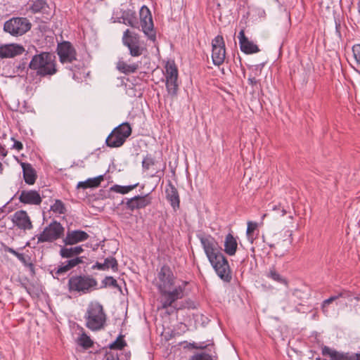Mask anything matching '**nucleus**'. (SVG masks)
Wrapping results in <instances>:
<instances>
[{
  "instance_id": "52",
  "label": "nucleus",
  "mask_w": 360,
  "mask_h": 360,
  "mask_svg": "<svg viewBox=\"0 0 360 360\" xmlns=\"http://www.w3.org/2000/svg\"><path fill=\"white\" fill-rule=\"evenodd\" d=\"M2 171H3V165H2V164L0 162V173H2Z\"/></svg>"
},
{
  "instance_id": "9",
  "label": "nucleus",
  "mask_w": 360,
  "mask_h": 360,
  "mask_svg": "<svg viewBox=\"0 0 360 360\" xmlns=\"http://www.w3.org/2000/svg\"><path fill=\"white\" fill-rule=\"evenodd\" d=\"M122 41L123 44L128 48L129 54L132 57L141 56L146 49L141 44L139 35L129 29L124 32Z\"/></svg>"
},
{
  "instance_id": "23",
  "label": "nucleus",
  "mask_w": 360,
  "mask_h": 360,
  "mask_svg": "<svg viewBox=\"0 0 360 360\" xmlns=\"http://www.w3.org/2000/svg\"><path fill=\"white\" fill-rule=\"evenodd\" d=\"M237 248L238 243L236 238L231 233L227 234L224 240L225 252L230 256H233L236 254Z\"/></svg>"
},
{
  "instance_id": "53",
  "label": "nucleus",
  "mask_w": 360,
  "mask_h": 360,
  "mask_svg": "<svg viewBox=\"0 0 360 360\" xmlns=\"http://www.w3.org/2000/svg\"><path fill=\"white\" fill-rule=\"evenodd\" d=\"M357 360H360V355L357 357Z\"/></svg>"
},
{
  "instance_id": "27",
  "label": "nucleus",
  "mask_w": 360,
  "mask_h": 360,
  "mask_svg": "<svg viewBox=\"0 0 360 360\" xmlns=\"http://www.w3.org/2000/svg\"><path fill=\"white\" fill-rule=\"evenodd\" d=\"M344 295H345L344 292H340L338 294L333 295V296L330 297L329 298L323 300L321 304V309H322L323 313L326 316H328V314L329 313V309H328L329 305L331 303H333L334 301H336L337 300H338L340 297H343Z\"/></svg>"
},
{
  "instance_id": "31",
  "label": "nucleus",
  "mask_w": 360,
  "mask_h": 360,
  "mask_svg": "<svg viewBox=\"0 0 360 360\" xmlns=\"http://www.w3.org/2000/svg\"><path fill=\"white\" fill-rule=\"evenodd\" d=\"M46 3L44 0H36L30 7L33 13H39L44 11L46 8Z\"/></svg>"
},
{
  "instance_id": "42",
  "label": "nucleus",
  "mask_w": 360,
  "mask_h": 360,
  "mask_svg": "<svg viewBox=\"0 0 360 360\" xmlns=\"http://www.w3.org/2000/svg\"><path fill=\"white\" fill-rule=\"evenodd\" d=\"M124 23L127 25H129L134 28H139V22L136 20L133 19H126L124 21Z\"/></svg>"
},
{
  "instance_id": "13",
  "label": "nucleus",
  "mask_w": 360,
  "mask_h": 360,
  "mask_svg": "<svg viewBox=\"0 0 360 360\" xmlns=\"http://www.w3.org/2000/svg\"><path fill=\"white\" fill-rule=\"evenodd\" d=\"M212 59L214 65L219 66L225 59V43L222 36L217 35L212 41Z\"/></svg>"
},
{
  "instance_id": "4",
  "label": "nucleus",
  "mask_w": 360,
  "mask_h": 360,
  "mask_svg": "<svg viewBox=\"0 0 360 360\" xmlns=\"http://www.w3.org/2000/svg\"><path fill=\"white\" fill-rule=\"evenodd\" d=\"M84 252V249L81 245L75 247H68L65 245L60 249V256L64 259H68L56 269V275H60L68 272L77 265L83 263V257L79 255Z\"/></svg>"
},
{
  "instance_id": "48",
  "label": "nucleus",
  "mask_w": 360,
  "mask_h": 360,
  "mask_svg": "<svg viewBox=\"0 0 360 360\" xmlns=\"http://www.w3.org/2000/svg\"><path fill=\"white\" fill-rule=\"evenodd\" d=\"M4 251L10 252V253L13 254V255H15V254L17 253V251H15L14 249L9 248L8 246L4 247Z\"/></svg>"
},
{
  "instance_id": "35",
  "label": "nucleus",
  "mask_w": 360,
  "mask_h": 360,
  "mask_svg": "<svg viewBox=\"0 0 360 360\" xmlns=\"http://www.w3.org/2000/svg\"><path fill=\"white\" fill-rule=\"evenodd\" d=\"M155 165V161L151 155H146L142 161V167L145 169H149L150 167Z\"/></svg>"
},
{
  "instance_id": "44",
  "label": "nucleus",
  "mask_w": 360,
  "mask_h": 360,
  "mask_svg": "<svg viewBox=\"0 0 360 360\" xmlns=\"http://www.w3.org/2000/svg\"><path fill=\"white\" fill-rule=\"evenodd\" d=\"M238 39H239V44H243L244 41L248 40V39L245 35V31L244 30H241L238 34Z\"/></svg>"
},
{
  "instance_id": "5",
  "label": "nucleus",
  "mask_w": 360,
  "mask_h": 360,
  "mask_svg": "<svg viewBox=\"0 0 360 360\" xmlns=\"http://www.w3.org/2000/svg\"><path fill=\"white\" fill-rule=\"evenodd\" d=\"M86 326L92 331L103 329L106 322L103 307L98 302H91L84 315Z\"/></svg>"
},
{
  "instance_id": "16",
  "label": "nucleus",
  "mask_w": 360,
  "mask_h": 360,
  "mask_svg": "<svg viewBox=\"0 0 360 360\" xmlns=\"http://www.w3.org/2000/svg\"><path fill=\"white\" fill-rule=\"evenodd\" d=\"M24 51V47L18 44H8L1 45L0 46V58H14L17 56L22 54Z\"/></svg>"
},
{
  "instance_id": "26",
  "label": "nucleus",
  "mask_w": 360,
  "mask_h": 360,
  "mask_svg": "<svg viewBox=\"0 0 360 360\" xmlns=\"http://www.w3.org/2000/svg\"><path fill=\"white\" fill-rule=\"evenodd\" d=\"M116 68L120 72L129 75L135 72L139 68V65L137 63L129 65L124 60H120L117 63Z\"/></svg>"
},
{
  "instance_id": "41",
  "label": "nucleus",
  "mask_w": 360,
  "mask_h": 360,
  "mask_svg": "<svg viewBox=\"0 0 360 360\" xmlns=\"http://www.w3.org/2000/svg\"><path fill=\"white\" fill-rule=\"evenodd\" d=\"M337 352L331 349L328 347L324 346L322 347V354L324 356H329L332 360L333 359L335 355H336Z\"/></svg>"
},
{
  "instance_id": "39",
  "label": "nucleus",
  "mask_w": 360,
  "mask_h": 360,
  "mask_svg": "<svg viewBox=\"0 0 360 360\" xmlns=\"http://www.w3.org/2000/svg\"><path fill=\"white\" fill-rule=\"evenodd\" d=\"M105 286H110L113 288H117V281L112 278V276H107L103 281Z\"/></svg>"
},
{
  "instance_id": "1",
  "label": "nucleus",
  "mask_w": 360,
  "mask_h": 360,
  "mask_svg": "<svg viewBox=\"0 0 360 360\" xmlns=\"http://www.w3.org/2000/svg\"><path fill=\"white\" fill-rule=\"evenodd\" d=\"M160 292L158 309H167L168 314L181 309L178 307L176 301L184 297L186 282L176 283V278L168 266H163L158 273L155 283Z\"/></svg>"
},
{
  "instance_id": "7",
  "label": "nucleus",
  "mask_w": 360,
  "mask_h": 360,
  "mask_svg": "<svg viewBox=\"0 0 360 360\" xmlns=\"http://www.w3.org/2000/svg\"><path fill=\"white\" fill-rule=\"evenodd\" d=\"M131 128L128 122H124L115 127L105 140L106 145L110 148L122 146L126 139L131 135Z\"/></svg>"
},
{
  "instance_id": "46",
  "label": "nucleus",
  "mask_w": 360,
  "mask_h": 360,
  "mask_svg": "<svg viewBox=\"0 0 360 360\" xmlns=\"http://www.w3.org/2000/svg\"><path fill=\"white\" fill-rule=\"evenodd\" d=\"M248 82L250 85L254 86L257 84L258 80L255 77H250L248 78Z\"/></svg>"
},
{
  "instance_id": "30",
  "label": "nucleus",
  "mask_w": 360,
  "mask_h": 360,
  "mask_svg": "<svg viewBox=\"0 0 360 360\" xmlns=\"http://www.w3.org/2000/svg\"><path fill=\"white\" fill-rule=\"evenodd\" d=\"M78 344L84 348H90L93 345V341L86 333H82L77 340Z\"/></svg>"
},
{
  "instance_id": "24",
  "label": "nucleus",
  "mask_w": 360,
  "mask_h": 360,
  "mask_svg": "<svg viewBox=\"0 0 360 360\" xmlns=\"http://www.w3.org/2000/svg\"><path fill=\"white\" fill-rule=\"evenodd\" d=\"M93 269H97L99 270H108L112 269L113 271L117 270V262L115 257H109L105 259L103 263L96 262L93 266Z\"/></svg>"
},
{
  "instance_id": "43",
  "label": "nucleus",
  "mask_w": 360,
  "mask_h": 360,
  "mask_svg": "<svg viewBox=\"0 0 360 360\" xmlns=\"http://www.w3.org/2000/svg\"><path fill=\"white\" fill-rule=\"evenodd\" d=\"M102 360H118L117 354L112 352H106Z\"/></svg>"
},
{
  "instance_id": "18",
  "label": "nucleus",
  "mask_w": 360,
  "mask_h": 360,
  "mask_svg": "<svg viewBox=\"0 0 360 360\" xmlns=\"http://www.w3.org/2000/svg\"><path fill=\"white\" fill-rule=\"evenodd\" d=\"M287 211L285 210V207L281 205V203L269 204L267 212L262 216V221L260 222V225L263 224V220L265 217H269L271 220H278L281 217L285 215Z\"/></svg>"
},
{
  "instance_id": "32",
  "label": "nucleus",
  "mask_w": 360,
  "mask_h": 360,
  "mask_svg": "<svg viewBox=\"0 0 360 360\" xmlns=\"http://www.w3.org/2000/svg\"><path fill=\"white\" fill-rule=\"evenodd\" d=\"M267 277L278 283L287 284V281L274 268L269 269Z\"/></svg>"
},
{
  "instance_id": "20",
  "label": "nucleus",
  "mask_w": 360,
  "mask_h": 360,
  "mask_svg": "<svg viewBox=\"0 0 360 360\" xmlns=\"http://www.w3.org/2000/svg\"><path fill=\"white\" fill-rule=\"evenodd\" d=\"M22 169L23 179L25 182L28 185H33L37 178L35 169L30 163L20 162Z\"/></svg>"
},
{
  "instance_id": "38",
  "label": "nucleus",
  "mask_w": 360,
  "mask_h": 360,
  "mask_svg": "<svg viewBox=\"0 0 360 360\" xmlns=\"http://www.w3.org/2000/svg\"><path fill=\"white\" fill-rule=\"evenodd\" d=\"M352 52L356 64L360 66V44H355L352 47Z\"/></svg>"
},
{
  "instance_id": "29",
  "label": "nucleus",
  "mask_w": 360,
  "mask_h": 360,
  "mask_svg": "<svg viewBox=\"0 0 360 360\" xmlns=\"http://www.w3.org/2000/svg\"><path fill=\"white\" fill-rule=\"evenodd\" d=\"M138 183L134 185L129 186H120V185H114L110 188V190L121 194H126L134 189L137 187Z\"/></svg>"
},
{
  "instance_id": "12",
  "label": "nucleus",
  "mask_w": 360,
  "mask_h": 360,
  "mask_svg": "<svg viewBox=\"0 0 360 360\" xmlns=\"http://www.w3.org/2000/svg\"><path fill=\"white\" fill-rule=\"evenodd\" d=\"M57 54L63 64L72 63L77 60L76 50L69 41H63L58 44Z\"/></svg>"
},
{
  "instance_id": "19",
  "label": "nucleus",
  "mask_w": 360,
  "mask_h": 360,
  "mask_svg": "<svg viewBox=\"0 0 360 360\" xmlns=\"http://www.w3.org/2000/svg\"><path fill=\"white\" fill-rule=\"evenodd\" d=\"M151 202L148 195H136L127 200L126 202L127 208L133 211L134 210L142 209L150 205Z\"/></svg>"
},
{
  "instance_id": "50",
  "label": "nucleus",
  "mask_w": 360,
  "mask_h": 360,
  "mask_svg": "<svg viewBox=\"0 0 360 360\" xmlns=\"http://www.w3.org/2000/svg\"><path fill=\"white\" fill-rule=\"evenodd\" d=\"M288 233H289L288 234L289 238L287 240H284V242H287L288 245H289L292 242V239L290 238L292 236V233L290 231H288Z\"/></svg>"
},
{
  "instance_id": "40",
  "label": "nucleus",
  "mask_w": 360,
  "mask_h": 360,
  "mask_svg": "<svg viewBox=\"0 0 360 360\" xmlns=\"http://www.w3.org/2000/svg\"><path fill=\"white\" fill-rule=\"evenodd\" d=\"M139 15H140V19L152 18L151 13L150 11L149 8L146 6H143L141 8Z\"/></svg>"
},
{
  "instance_id": "14",
  "label": "nucleus",
  "mask_w": 360,
  "mask_h": 360,
  "mask_svg": "<svg viewBox=\"0 0 360 360\" xmlns=\"http://www.w3.org/2000/svg\"><path fill=\"white\" fill-rule=\"evenodd\" d=\"M12 221L18 229L24 231L33 229V224L27 212L25 210H18L12 216Z\"/></svg>"
},
{
  "instance_id": "17",
  "label": "nucleus",
  "mask_w": 360,
  "mask_h": 360,
  "mask_svg": "<svg viewBox=\"0 0 360 360\" xmlns=\"http://www.w3.org/2000/svg\"><path fill=\"white\" fill-rule=\"evenodd\" d=\"M18 199L20 202L27 205H39L41 202V197L35 190H22L20 192Z\"/></svg>"
},
{
  "instance_id": "34",
  "label": "nucleus",
  "mask_w": 360,
  "mask_h": 360,
  "mask_svg": "<svg viewBox=\"0 0 360 360\" xmlns=\"http://www.w3.org/2000/svg\"><path fill=\"white\" fill-rule=\"evenodd\" d=\"M258 224L256 222L252 221H248V227L246 231V234L248 240L252 243L254 240V238L252 236L253 231L257 228Z\"/></svg>"
},
{
  "instance_id": "45",
  "label": "nucleus",
  "mask_w": 360,
  "mask_h": 360,
  "mask_svg": "<svg viewBox=\"0 0 360 360\" xmlns=\"http://www.w3.org/2000/svg\"><path fill=\"white\" fill-rule=\"evenodd\" d=\"M13 148L18 150H20L22 149V143L18 141H14Z\"/></svg>"
},
{
  "instance_id": "15",
  "label": "nucleus",
  "mask_w": 360,
  "mask_h": 360,
  "mask_svg": "<svg viewBox=\"0 0 360 360\" xmlns=\"http://www.w3.org/2000/svg\"><path fill=\"white\" fill-rule=\"evenodd\" d=\"M89 234L82 230H68L66 236L63 239L64 245L66 246L73 245L81 242H84L89 238Z\"/></svg>"
},
{
  "instance_id": "3",
  "label": "nucleus",
  "mask_w": 360,
  "mask_h": 360,
  "mask_svg": "<svg viewBox=\"0 0 360 360\" xmlns=\"http://www.w3.org/2000/svg\"><path fill=\"white\" fill-rule=\"evenodd\" d=\"M29 68L35 71L41 77L54 75L58 70L56 56L49 52H41L34 55L29 63Z\"/></svg>"
},
{
  "instance_id": "25",
  "label": "nucleus",
  "mask_w": 360,
  "mask_h": 360,
  "mask_svg": "<svg viewBox=\"0 0 360 360\" xmlns=\"http://www.w3.org/2000/svg\"><path fill=\"white\" fill-rule=\"evenodd\" d=\"M103 180V176L100 175L94 178L88 179L84 181H79L77 184V188H96L98 187L101 182Z\"/></svg>"
},
{
  "instance_id": "49",
  "label": "nucleus",
  "mask_w": 360,
  "mask_h": 360,
  "mask_svg": "<svg viewBox=\"0 0 360 360\" xmlns=\"http://www.w3.org/2000/svg\"><path fill=\"white\" fill-rule=\"evenodd\" d=\"M6 155H7L6 150L1 145H0V155L2 157H5V156H6Z\"/></svg>"
},
{
  "instance_id": "33",
  "label": "nucleus",
  "mask_w": 360,
  "mask_h": 360,
  "mask_svg": "<svg viewBox=\"0 0 360 360\" xmlns=\"http://www.w3.org/2000/svg\"><path fill=\"white\" fill-rule=\"evenodd\" d=\"M51 210L58 214H64L65 212V207L63 202L60 200H56L55 202L51 205Z\"/></svg>"
},
{
  "instance_id": "6",
  "label": "nucleus",
  "mask_w": 360,
  "mask_h": 360,
  "mask_svg": "<svg viewBox=\"0 0 360 360\" xmlns=\"http://www.w3.org/2000/svg\"><path fill=\"white\" fill-rule=\"evenodd\" d=\"M97 281L89 275H74L69 278L68 291L84 295L91 292L96 288Z\"/></svg>"
},
{
  "instance_id": "10",
  "label": "nucleus",
  "mask_w": 360,
  "mask_h": 360,
  "mask_svg": "<svg viewBox=\"0 0 360 360\" xmlns=\"http://www.w3.org/2000/svg\"><path fill=\"white\" fill-rule=\"evenodd\" d=\"M64 233V228L58 221H54L44 228L37 236L38 243L53 242L61 238Z\"/></svg>"
},
{
  "instance_id": "36",
  "label": "nucleus",
  "mask_w": 360,
  "mask_h": 360,
  "mask_svg": "<svg viewBox=\"0 0 360 360\" xmlns=\"http://www.w3.org/2000/svg\"><path fill=\"white\" fill-rule=\"evenodd\" d=\"M191 360H212V358L207 353L202 352L192 356Z\"/></svg>"
},
{
  "instance_id": "2",
  "label": "nucleus",
  "mask_w": 360,
  "mask_h": 360,
  "mask_svg": "<svg viewBox=\"0 0 360 360\" xmlns=\"http://www.w3.org/2000/svg\"><path fill=\"white\" fill-rule=\"evenodd\" d=\"M197 236L209 262L217 275L224 281H230L231 279V269L228 261L221 252L217 242L210 235L198 234Z\"/></svg>"
},
{
  "instance_id": "8",
  "label": "nucleus",
  "mask_w": 360,
  "mask_h": 360,
  "mask_svg": "<svg viewBox=\"0 0 360 360\" xmlns=\"http://www.w3.org/2000/svg\"><path fill=\"white\" fill-rule=\"evenodd\" d=\"M31 23L26 18H12L6 21L4 30L12 36H22L31 29Z\"/></svg>"
},
{
  "instance_id": "11",
  "label": "nucleus",
  "mask_w": 360,
  "mask_h": 360,
  "mask_svg": "<svg viewBox=\"0 0 360 360\" xmlns=\"http://www.w3.org/2000/svg\"><path fill=\"white\" fill-rule=\"evenodd\" d=\"M166 87L168 94L176 96L178 91V70L174 63H167L165 66Z\"/></svg>"
},
{
  "instance_id": "37",
  "label": "nucleus",
  "mask_w": 360,
  "mask_h": 360,
  "mask_svg": "<svg viewBox=\"0 0 360 360\" xmlns=\"http://www.w3.org/2000/svg\"><path fill=\"white\" fill-rule=\"evenodd\" d=\"M126 345L124 340L122 338H118L113 343L110 345L111 349H121Z\"/></svg>"
},
{
  "instance_id": "51",
  "label": "nucleus",
  "mask_w": 360,
  "mask_h": 360,
  "mask_svg": "<svg viewBox=\"0 0 360 360\" xmlns=\"http://www.w3.org/2000/svg\"><path fill=\"white\" fill-rule=\"evenodd\" d=\"M159 171H156L155 172V174H152L151 176H159L158 174H159Z\"/></svg>"
},
{
  "instance_id": "22",
  "label": "nucleus",
  "mask_w": 360,
  "mask_h": 360,
  "mask_svg": "<svg viewBox=\"0 0 360 360\" xmlns=\"http://www.w3.org/2000/svg\"><path fill=\"white\" fill-rule=\"evenodd\" d=\"M141 30L144 34L150 40L155 41L156 39L155 33L153 30V22L152 18L140 19Z\"/></svg>"
},
{
  "instance_id": "21",
  "label": "nucleus",
  "mask_w": 360,
  "mask_h": 360,
  "mask_svg": "<svg viewBox=\"0 0 360 360\" xmlns=\"http://www.w3.org/2000/svg\"><path fill=\"white\" fill-rule=\"evenodd\" d=\"M166 198L168 201H169L172 207L174 210L179 207V195L177 191V189L175 186L171 183L169 182L166 187L165 190Z\"/></svg>"
},
{
  "instance_id": "47",
  "label": "nucleus",
  "mask_w": 360,
  "mask_h": 360,
  "mask_svg": "<svg viewBox=\"0 0 360 360\" xmlns=\"http://www.w3.org/2000/svg\"><path fill=\"white\" fill-rule=\"evenodd\" d=\"M20 262H25V256L22 253H19L17 252V253L15 254V255Z\"/></svg>"
},
{
  "instance_id": "28",
  "label": "nucleus",
  "mask_w": 360,
  "mask_h": 360,
  "mask_svg": "<svg viewBox=\"0 0 360 360\" xmlns=\"http://www.w3.org/2000/svg\"><path fill=\"white\" fill-rule=\"evenodd\" d=\"M240 50L246 54H252L259 51L257 45L249 39L240 44Z\"/></svg>"
}]
</instances>
